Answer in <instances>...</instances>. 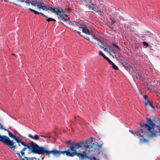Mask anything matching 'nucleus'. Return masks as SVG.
<instances>
[{
    "label": "nucleus",
    "instance_id": "obj_40",
    "mask_svg": "<svg viewBox=\"0 0 160 160\" xmlns=\"http://www.w3.org/2000/svg\"><path fill=\"white\" fill-rule=\"evenodd\" d=\"M88 0H81V1H83V2H87L88 1Z\"/></svg>",
    "mask_w": 160,
    "mask_h": 160
},
{
    "label": "nucleus",
    "instance_id": "obj_18",
    "mask_svg": "<svg viewBox=\"0 0 160 160\" xmlns=\"http://www.w3.org/2000/svg\"><path fill=\"white\" fill-rule=\"evenodd\" d=\"M16 139L15 140L18 143V146L20 147L21 146L20 144L22 145L21 142H25L22 141V139L20 138L19 137L17 138H16Z\"/></svg>",
    "mask_w": 160,
    "mask_h": 160
},
{
    "label": "nucleus",
    "instance_id": "obj_36",
    "mask_svg": "<svg viewBox=\"0 0 160 160\" xmlns=\"http://www.w3.org/2000/svg\"><path fill=\"white\" fill-rule=\"evenodd\" d=\"M12 3L13 4L15 5H16L17 6H20V5H19V4H16V3H14V2H12Z\"/></svg>",
    "mask_w": 160,
    "mask_h": 160
},
{
    "label": "nucleus",
    "instance_id": "obj_32",
    "mask_svg": "<svg viewBox=\"0 0 160 160\" xmlns=\"http://www.w3.org/2000/svg\"><path fill=\"white\" fill-rule=\"evenodd\" d=\"M78 29V28H77V29H75V31H77L78 34L80 35L81 36H82V35L81 34L80 32L78 31V30H80L79 29Z\"/></svg>",
    "mask_w": 160,
    "mask_h": 160
},
{
    "label": "nucleus",
    "instance_id": "obj_44",
    "mask_svg": "<svg viewBox=\"0 0 160 160\" xmlns=\"http://www.w3.org/2000/svg\"><path fill=\"white\" fill-rule=\"evenodd\" d=\"M70 141H68V143H70Z\"/></svg>",
    "mask_w": 160,
    "mask_h": 160
},
{
    "label": "nucleus",
    "instance_id": "obj_34",
    "mask_svg": "<svg viewBox=\"0 0 160 160\" xmlns=\"http://www.w3.org/2000/svg\"><path fill=\"white\" fill-rule=\"evenodd\" d=\"M111 24H114L115 23V21L114 19H112V21L111 22Z\"/></svg>",
    "mask_w": 160,
    "mask_h": 160
},
{
    "label": "nucleus",
    "instance_id": "obj_46",
    "mask_svg": "<svg viewBox=\"0 0 160 160\" xmlns=\"http://www.w3.org/2000/svg\"><path fill=\"white\" fill-rule=\"evenodd\" d=\"M37 160H40L39 159H38Z\"/></svg>",
    "mask_w": 160,
    "mask_h": 160
},
{
    "label": "nucleus",
    "instance_id": "obj_17",
    "mask_svg": "<svg viewBox=\"0 0 160 160\" xmlns=\"http://www.w3.org/2000/svg\"><path fill=\"white\" fill-rule=\"evenodd\" d=\"M123 66H124L126 69L129 68L130 67L129 64L127 62L123 61H122L121 63Z\"/></svg>",
    "mask_w": 160,
    "mask_h": 160
},
{
    "label": "nucleus",
    "instance_id": "obj_12",
    "mask_svg": "<svg viewBox=\"0 0 160 160\" xmlns=\"http://www.w3.org/2000/svg\"><path fill=\"white\" fill-rule=\"evenodd\" d=\"M4 130L7 131L8 134L9 136L10 137L13 138L15 140L16 139V138H18V137H17V136L14 135L10 131L8 130L7 129H4Z\"/></svg>",
    "mask_w": 160,
    "mask_h": 160
},
{
    "label": "nucleus",
    "instance_id": "obj_16",
    "mask_svg": "<svg viewBox=\"0 0 160 160\" xmlns=\"http://www.w3.org/2000/svg\"><path fill=\"white\" fill-rule=\"evenodd\" d=\"M105 47L103 45V48H104V51L108 52H111L112 51L110 46L109 45L106 46V47Z\"/></svg>",
    "mask_w": 160,
    "mask_h": 160
},
{
    "label": "nucleus",
    "instance_id": "obj_42",
    "mask_svg": "<svg viewBox=\"0 0 160 160\" xmlns=\"http://www.w3.org/2000/svg\"><path fill=\"white\" fill-rule=\"evenodd\" d=\"M12 55H14V56H16V55L15 54H12Z\"/></svg>",
    "mask_w": 160,
    "mask_h": 160
},
{
    "label": "nucleus",
    "instance_id": "obj_35",
    "mask_svg": "<svg viewBox=\"0 0 160 160\" xmlns=\"http://www.w3.org/2000/svg\"><path fill=\"white\" fill-rule=\"evenodd\" d=\"M143 98L145 100H147L148 99V97L147 95H144L143 96Z\"/></svg>",
    "mask_w": 160,
    "mask_h": 160
},
{
    "label": "nucleus",
    "instance_id": "obj_29",
    "mask_svg": "<svg viewBox=\"0 0 160 160\" xmlns=\"http://www.w3.org/2000/svg\"><path fill=\"white\" fill-rule=\"evenodd\" d=\"M112 45L114 47L117 48L118 49V50L120 49L119 47H118L117 45L115 44L114 43H112Z\"/></svg>",
    "mask_w": 160,
    "mask_h": 160
},
{
    "label": "nucleus",
    "instance_id": "obj_20",
    "mask_svg": "<svg viewBox=\"0 0 160 160\" xmlns=\"http://www.w3.org/2000/svg\"><path fill=\"white\" fill-rule=\"evenodd\" d=\"M43 4H44V3L43 2H37L36 5L38 8L40 10L39 7H41Z\"/></svg>",
    "mask_w": 160,
    "mask_h": 160
},
{
    "label": "nucleus",
    "instance_id": "obj_31",
    "mask_svg": "<svg viewBox=\"0 0 160 160\" xmlns=\"http://www.w3.org/2000/svg\"><path fill=\"white\" fill-rule=\"evenodd\" d=\"M132 74L133 76V77L134 79H137L138 76L136 74H134L133 73H132Z\"/></svg>",
    "mask_w": 160,
    "mask_h": 160
},
{
    "label": "nucleus",
    "instance_id": "obj_25",
    "mask_svg": "<svg viewBox=\"0 0 160 160\" xmlns=\"http://www.w3.org/2000/svg\"><path fill=\"white\" fill-rule=\"evenodd\" d=\"M24 158H24H21V159H21V160H30V158H28L27 157H24ZM33 158H32L31 160H34L33 159ZM15 160H19L18 159H16Z\"/></svg>",
    "mask_w": 160,
    "mask_h": 160
},
{
    "label": "nucleus",
    "instance_id": "obj_30",
    "mask_svg": "<svg viewBox=\"0 0 160 160\" xmlns=\"http://www.w3.org/2000/svg\"><path fill=\"white\" fill-rule=\"evenodd\" d=\"M142 44H143V45H144L145 46H149L148 44L146 42H142Z\"/></svg>",
    "mask_w": 160,
    "mask_h": 160
},
{
    "label": "nucleus",
    "instance_id": "obj_3",
    "mask_svg": "<svg viewBox=\"0 0 160 160\" xmlns=\"http://www.w3.org/2000/svg\"><path fill=\"white\" fill-rule=\"evenodd\" d=\"M22 145L24 147L22 149L20 152L21 156H23L25 154L24 151L27 149L30 152L38 154H43L46 153L47 155H49L51 154H53V150L49 151L47 148L44 147H40L38 144L34 143L33 141H30L29 145L26 142H21Z\"/></svg>",
    "mask_w": 160,
    "mask_h": 160
},
{
    "label": "nucleus",
    "instance_id": "obj_4",
    "mask_svg": "<svg viewBox=\"0 0 160 160\" xmlns=\"http://www.w3.org/2000/svg\"><path fill=\"white\" fill-rule=\"evenodd\" d=\"M0 141L8 146L9 147L15 152L18 157L21 159L22 157L20 155V152L16 151L15 149L17 148L16 145H15V142H13V140L11 141L9 138L6 136H1L0 135Z\"/></svg>",
    "mask_w": 160,
    "mask_h": 160
},
{
    "label": "nucleus",
    "instance_id": "obj_11",
    "mask_svg": "<svg viewBox=\"0 0 160 160\" xmlns=\"http://www.w3.org/2000/svg\"><path fill=\"white\" fill-rule=\"evenodd\" d=\"M28 9L31 12H33L35 14H41L44 17H48L47 16H46L44 14L41 12H38V11H36L31 8H29Z\"/></svg>",
    "mask_w": 160,
    "mask_h": 160
},
{
    "label": "nucleus",
    "instance_id": "obj_7",
    "mask_svg": "<svg viewBox=\"0 0 160 160\" xmlns=\"http://www.w3.org/2000/svg\"><path fill=\"white\" fill-rule=\"evenodd\" d=\"M82 26L81 28H78V29H79L82 30V32L87 35H91L92 33V31H90L88 28L85 25L83 24L82 22L81 23Z\"/></svg>",
    "mask_w": 160,
    "mask_h": 160
},
{
    "label": "nucleus",
    "instance_id": "obj_39",
    "mask_svg": "<svg viewBox=\"0 0 160 160\" xmlns=\"http://www.w3.org/2000/svg\"><path fill=\"white\" fill-rule=\"evenodd\" d=\"M40 136L42 137L45 138L47 137L45 136H43V135H40Z\"/></svg>",
    "mask_w": 160,
    "mask_h": 160
},
{
    "label": "nucleus",
    "instance_id": "obj_6",
    "mask_svg": "<svg viewBox=\"0 0 160 160\" xmlns=\"http://www.w3.org/2000/svg\"><path fill=\"white\" fill-rule=\"evenodd\" d=\"M52 12L56 13L57 15H58V18H62L63 16V10L61 8H53L52 9Z\"/></svg>",
    "mask_w": 160,
    "mask_h": 160
},
{
    "label": "nucleus",
    "instance_id": "obj_9",
    "mask_svg": "<svg viewBox=\"0 0 160 160\" xmlns=\"http://www.w3.org/2000/svg\"><path fill=\"white\" fill-rule=\"evenodd\" d=\"M40 10L42 9L44 11L50 10L51 12L52 11L53 8L52 7H50L48 4H43L41 7H39Z\"/></svg>",
    "mask_w": 160,
    "mask_h": 160
},
{
    "label": "nucleus",
    "instance_id": "obj_15",
    "mask_svg": "<svg viewBox=\"0 0 160 160\" xmlns=\"http://www.w3.org/2000/svg\"><path fill=\"white\" fill-rule=\"evenodd\" d=\"M148 103H149V105L153 109V110H152V111L153 112H154L155 108L153 105L152 103L151 102H150L149 100H147V102L146 101V102H145V105L147 106L148 104Z\"/></svg>",
    "mask_w": 160,
    "mask_h": 160
},
{
    "label": "nucleus",
    "instance_id": "obj_38",
    "mask_svg": "<svg viewBox=\"0 0 160 160\" xmlns=\"http://www.w3.org/2000/svg\"><path fill=\"white\" fill-rule=\"evenodd\" d=\"M148 88L149 90L152 89V88H151L150 87H148Z\"/></svg>",
    "mask_w": 160,
    "mask_h": 160
},
{
    "label": "nucleus",
    "instance_id": "obj_43",
    "mask_svg": "<svg viewBox=\"0 0 160 160\" xmlns=\"http://www.w3.org/2000/svg\"><path fill=\"white\" fill-rule=\"evenodd\" d=\"M104 155L105 157H107V155L104 154Z\"/></svg>",
    "mask_w": 160,
    "mask_h": 160
},
{
    "label": "nucleus",
    "instance_id": "obj_19",
    "mask_svg": "<svg viewBox=\"0 0 160 160\" xmlns=\"http://www.w3.org/2000/svg\"><path fill=\"white\" fill-rule=\"evenodd\" d=\"M18 2H25L27 6H29L30 4V2H29V0H17Z\"/></svg>",
    "mask_w": 160,
    "mask_h": 160
},
{
    "label": "nucleus",
    "instance_id": "obj_26",
    "mask_svg": "<svg viewBox=\"0 0 160 160\" xmlns=\"http://www.w3.org/2000/svg\"><path fill=\"white\" fill-rule=\"evenodd\" d=\"M104 59H106L110 64L112 63L113 62L107 57H106Z\"/></svg>",
    "mask_w": 160,
    "mask_h": 160
},
{
    "label": "nucleus",
    "instance_id": "obj_1",
    "mask_svg": "<svg viewBox=\"0 0 160 160\" xmlns=\"http://www.w3.org/2000/svg\"><path fill=\"white\" fill-rule=\"evenodd\" d=\"M90 146L87 142H79L72 143L68 150L60 151L56 150H53V155L55 156L61 154H66L67 156L73 157L75 155L78 157L80 159L92 160V158L88 157L85 151L86 148H89Z\"/></svg>",
    "mask_w": 160,
    "mask_h": 160
},
{
    "label": "nucleus",
    "instance_id": "obj_45",
    "mask_svg": "<svg viewBox=\"0 0 160 160\" xmlns=\"http://www.w3.org/2000/svg\"><path fill=\"white\" fill-rule=\"evenodd\" d=\"M89 2L90 3H91V1H89Z\"/></svg>",
    "mask_w": 160,
    "mask_h": 160
},
{
    "label": "nucleus",
    "instance_id": "obj_28",
    "mask_svg": "<svg viewBox=\"0 0 160 160\" xmlns=\"http://www.w3.org/2000/svg\"><path fill=\"white\" fill-rule=\"evenodd\" d=\"M99 54L100 55H101L104 58L106 57L101 51H99Z\"/></svg>",
    "mask_w": 160,
    "mask_h": 160
},
{
    "label": "nucleus",
    "instance_id": "obj_33",
    "mask_svg": "<svg viewBox=\"0 0 160 160\" xmlns=\"http://www.w3.org/2000/svg\"><path fill=\"white\" fill-rule=\"evenodd\" d=\"M0 129H3L4 130V129H6V128H3L2 125L1 124V123L0 122Z\"/></svg>",
    "mask_w": 160,
    "mask_h": 160
},
{
    "label": "nucleus",
    "instance_id": "obj_14",
    "mask_svg": "<svg viewBox=\"0 0 160 160\" xmlns=\"http://www.w3.org/2000/svg\"><path fill=\"white\" fill-rule=\"evenodd\" d=\"M95 8H93L92 7L90 6V5L89 6V9L90 10H93L94 11H93V12H94L95 13H97L99 14H101V11L98 10H94V9Z\"/></svg>",
    "mask_w": 160,
    "mask_h": 160
},
{
    "label": "nucleus",
    "instance_id": "obj_5",
    "mask_svg": "<svg viewBox=\"0 0 160 160\" xmlns=\"http://www.w3.org/2000/svg\"><path fill=\"white\" fill-rule=\"evenodd\" d=\"M91 35L92 36L91 39L88 38L89 39H87V40L91 41L96 46L98 45L101 48H103V42L102 41L97 38L95 35H93L92 34Z\"/></svg>",
    "mask_w": 160,
    "mask_h": 160
},
{
    "label": "nucleus",
    "instance_id": "obj_21",
    "mask_svg": "<svg viewBox=\"0 0 160 160\" xmlns=\"http://www.w3.org/2000/svg\"><path fill=\"white\" fill-rule=\"evenodd\" d=\"M29 2H30V4L32 6H35L37 4V0H30V1L29 0Z\"/></svg>",
    "mask_w": 160,
    "mask_h": 160
},
{
    "label": "nucleus",
    "instance_id": "obj_8",
    "mask_svg": "<svg viewBox=\"0 0 160 160\" xmlns=\"http://www.w3.org/2000/svg\"><path fill=\"white\" fill-rule=\"evenodd\" d=\"M67 18H65L63 17L62 18V21L63 22H67L68 24L67 26L69 28L71 29H73V27L72 26L73 23V22H71L69 21V18L66 15Z\"/></svg>",
    "mask_w": 160,
    "mask_h": 160
},
{
    "label": "nucleus",
    "instance_id": "obj_27",
    "mask_svg": "<svg viewBox=\"0 0 160 160\" xmlns=\"http://www.w3.org/2000/svg\"><path fill=\"white\" fill-rule=\"evenodd\" d=\"M118 58V61L121 63L122 62V61H124L123 59V58L122 57L120 56V55L119 56V57Z\"/></svg>",
    "mask_w": 160,
    "mask_h": 160
},
{
    "label": "nucleus",
    "instance_id": "obj_22",
    "mask_svg": "<svg viewBox=\"0 0 160 160\" xmlns=\"http://www.w3.org/2000/svg\"><path fill=\"white\" fill-rule=\"evenodd\" d=\"M112 52L114 54L112 55V54H111V55H112L113 58H115L116 59H118V58L119 57V56L120 55L119 54H115V53L113 50L112 51Z\"/></svg>",
    "mask_w": 160,
    "mask_h": 160
},
{
    "label": "nucleus",
    "instance_id": "obj_23",
    "mask_svg": "<svg viewBox=\"0 0 160 160\" xmlns=\"http://www.w3.org/2000/svg\"><path fill=\"white\" fill-rule=\"evenodd\" d=\"M111 65H112V67L113 69L116 70H119V68H118V67L113 62Z\"/></svg>",
    "mask_w": 160,
    "mask_h": 160
},
{
    "label": "nucleus",
    "instance_id": "obj_41",
    "mask_svg": "<svg viewBox=\"0 0 160 160\" xmlns=\"http://www.w3.org/2000/svg\"><path fill=\"white\" fill-rule=\"evenodd\" d=\"M4 1L6 2H10V0H4Z\"/></svg>",
    "mask_w": 160,
    "mask_h": 160
},
{
    "label": "nucleus",
    "instance_id": "obj_10",
    "mask_svg": "<svg viewBox=\"0 0 160 160\" xmlns=\"http://www.w3.org/2000/svg\"><path fill=\"white\" fill-rule=\"evenodd\" d=\"M82 22H77L75 21H73V23L72 26L73 27V29H72L73 30H75V29H77V28H81L82 26L81 23Z\"/></svg>",
    "mask_w": 160,
    "mask_h": 160
},
{
    "label": "nucleus",
    "instance_id": "obj_24",
    "mask_svg": "<svg viewBox=\"0 0 160 160\" xmlns=\"http://www.w3.org/2000/svg\"><path fill=\"white\" fill-rule=\"evenodd\" d=\"M47 21L48 22H49L50 21H52L54 22H56V20L54 19H53L52 18H48L47 19H46Z\"/></svg>",
    "mask_w": 160,
    "mask_h": 160
},
{
    "label": "nucleus",
    "instance_id": "obj_37",
    "mask_svg": "<svg viewBox=\"0 0 160 160\" xmlns=\"http://www.w3.org/2000/svg\"><path fill=\"white\" fill-rule=\"evenodd\" d=\"M102 145L101 144H100L98 145V146L99 147V148H101L102 147Z\"/></svg>",
    "mask_w": 160,
    "mask_h": 160
},
{
    "label": "nucleus",
    "instance_id": "obj_2",
    "mask_svg": "<svg viewBox=\"0 0 160 160\" xmlns=\"http://www.w3.org/2000/svg\"><path fill=\"white\" fill-rule=\"evenodd\" d=\"M147 122L149 125L144 123L141 124V127L144 128V129H140L138 132L135 133L132 130H129V132L132 134H135L138 136L141 137V138L139 139L141 143L148 142V140L145 138V137L147 136L146 133H147L148 131L151 132L150 135L151 137H156L160 136V126H156L155 124L150 118H147Z\"/></svg>",
    "mask_w": 160,
    "mask_h": 160
},
{
    "label": "nucleus",
    "instance_id": "obj_13",
    "mask_svg": "<svg viewBox=\"0 0 160 160\" xmlns=\"http://www.w3.org/2000/svg\"><path fill=\"white\" fill-rule=\"evenodd\" d=\"M28 136L29 138L36 141L38 140L39 139L38 136L37 134H35L33 136L32 135L29 134Z\"/></svg>",
    "mask_w": 160,
    "mask_h": 160
}]
</instances>
